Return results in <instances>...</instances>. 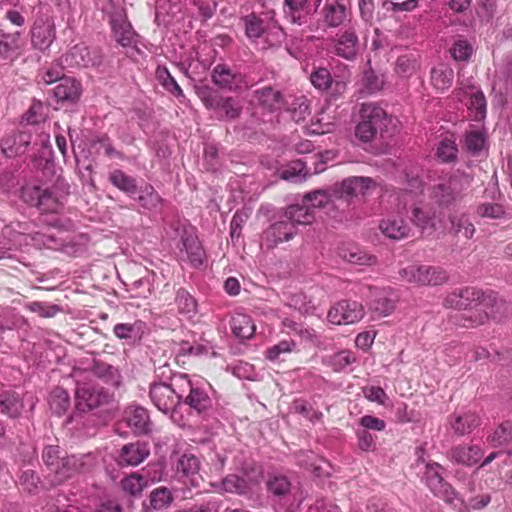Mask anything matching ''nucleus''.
Instances as JSON below:
<instances>
[{
  "label": "nucleus",
  "mask_w": 512,
  "mask_h": 512,
  "mask_svg": "<svg viewBox=\"0 0 512 512\" xmlns=\"http://www.w3.org/2000/svg\"><path fill=\"white\" fill-rule=\"evenodd\" d=\"M399 275L402 280L408 283L415 284L417 286H425L423 265H409L402 268L399 271Z\"/></svg>",
  "instance_id": "nucleus-53"
},
{
  "label": "nucleus",
  "mask_w": 512,
  "mask_h": 512,
  "mask_svg": "<svg viewBox=\"0 0 512 512\" xmlns=\"http://www.w3.org/2000/svg\"><path fill=\"white\" fill-rule=\"evenodd\" d=\"M181 250H184L193 266H200L205 259V251L198 240L194 228L184 229L181 235Z\"/></svg>",
  "instance_id": "nucleus-20"
},
{
  "label": "nucleus",
  "mask_w": 512,
  "mask_h": 512,
  "mask_svg": "<svg viewBox=\"0 0 512 512\" xmlns=\"http://www.w3.org/2000/svg\"><path fill=\"white\" fill-rule=\"evenodd\" d=\"M355 354L350 350H342L329 357L328 364L335 372H341L346 367L355 363Z\"/></svg>",
  "instance_id": "nucleus-49"
},
{
  "label": "nucleus",
  "mask_w": 512,
  "mask_h": 512,
  "mask_svg": "<svg viewBox=\"0 0 512 512\" xmlns=\"http://www.w3.org/2000/svg\"><path fill=\"white\" fill-rule=\"evenodd\" d=\"M311 84L319 91H327L334 83L332 75L327 68H317L310 75Z\"/></svg>",
  "instance_id": "nucleus-51"
},
{
  "label": "nucleus",
  "mask_w": 512,
  "mask_h": 512,
  "mask_svg": "<svg viewBox=\"0 0 512 512\" xmlns=\"http://www.w3.org/2000/svg\"><path fill=\"white\" fill-rule=\"evenodd\" d=\"M110 24L113 35L120 45L130 47L136 44V33L123 10H117L111 15Z\"/></svg>",
  "instance_id": "nucleus-14"
},
{
  "label": "nucleus",
  "mask_w": 512,
  "mask_h": 512,
  "mask_svg": "<svg viewBox=\"0 0 512 512\" xmlns=\"http://www.w3.org/2000/svg\"><path fill=\"white\" fill-rule=\"evenodd\" d=\"M24 230H27V227L20 222L11 223L3 228L2 238H0V260L11 258V251L22 249L27 244L28 236L25 235Z\"/></svg>",
  "instance_id": "nucleus-9"
},
{
  "label": "nucleus",
  "mask_w": 512,
  "mask_h": 512,
  "mask_svg": "<svg viewBox=\"0 0 512 512\" xmlns=\"http://www.w3.org/2000/svg\"><path fill=\"white\" fill-rule=\"evenodd\" d=\"M110 400L111 395L104 388L92 383L78 384L75 391L76 408L82 412L101 407L108 404Z\"/></svg>",
  "instance_id": "nucleus-4"
},
{
  "label": "nucleus",
  "mask_w": 512,
  "mask_h": 512,
  "mask_svg": "<svg viewBox=\"0 0 512 512\" xmlns=\"http://www.w3.org/2000/svg\"><path fill=\"white\" fill-rule=\"evenodd\" d=\"M486 137L480 130L470 131L466 135L465 145L472 154H478L485 147Z\"/></svg>",
  "instance_id": "nucleus-62"
},
{
  "label": "nucleus",
  "mask_w": 512,
  "mask_h": 512,
  "mask_svg": "<svg viewBox=\"0 0 512 512\" xmlns=\"http://www.w3.org/2000/svg\"><path fill=\"white\" fill-rule=\"evenodd\" d=\"M284 217L296 225H309L314 220V211L304 201L302 204L290 205L286 208Z\"/></svg>",
  "instance_id": "nucleus-33"
},
{
  "label": "nucleus",
  "mask_w": 512,
  "mask_h": 512,
  "mask_svg": "<svg viewBox=\"0 0 512 512\" xmlns=\"http://www.w3.org/2000/svg\"><path fill=\"white\" fill-rule=\"evenodd\" d=\"M80 83L73 78H64L54 88V95L59 101H74L79 98Z\"/></svg>",
  "instance_id": "nucleus-38"
},
{
  "label": "nucleus",
  "mask_w": 512,
  "mask_h": 512,
  "mask_svg": "<svg viewBox=\"0 0 512 512\" xmlns=\"http://www.w3.org/2000/svg\"><path fill=\"white\" fill-rule=\"evenodd\" d=\"M360 118L355 128V136L361 142L369 143L378 137H385L391 118L382 107L375 103H363Z\"/></svg>",
  "instance_id": "nucleus-2"
},
{
  "label": "nucleus",
  "mask_w": 512,
  "mask_h": 512,
  "mask_svg": "<svg viewBox=\"0 0 512 512\" xmlns=\"http://www.w3.org/2000/svg\"><path fill=\"white\" fill-rule=\"evenodd\" d=\"M457 146L454 137L451 135L442 139L437 147V156L443 162H452L457 157Z\"/></svg>",
  "instance_id": "nucleus-50"
},
{
  "label": "nucleus",
  "mask_w": 512,
  "mask_h": 512,
  "mask_svg": "<svg viewBox=\"0 0 512 512\" xmlns=\"http://www.w3.org/2000/svg\"><path fill=\"white\" fill-rule=\"evenodd\" d=\"M297 230L291 221L280 220L270 225L263 233L262 242L268 249H272L279 243L292 239Z\"/></svg>",
  "instance_id": "nucleus-16"
},
{
  "label": "nucleus",
  "mask_w": 512,
  "mask_h": 512,
  "mask_svg": "<svg viewBox=\"0 0 512 512\" xmlns=\"http://www.w3.org/2000/svg\"><path fill=\"white\" fill-rule=\"evenodd\" d=\"M369 310L372 312L374 317H385L391 314L395 309V300L390 297L388 290L384 288H372L369 289Z\"/></svg>",
  "instance_id": "nucleus-18"
},
{
  "label": "nucleus",
  "mask_w": 512,
  "mask_h": 512,
  "mask_svg": "<svg viewBox=\"0 0 512 512\" xmlns=\"http://www.w3.org/2000/svg\"><path fill=\"white\" fill-rule=\"evenodd\" d=\"M454 79V71L448 65L441 63L431 71V84L439 91L447 90L451 87Z\"/></svg>",
  "instance_id": "nucleus-36"
},
{
  "label": "nucleus",
  "mask_w": 512,
  "mask_h": 512,
  "mask_svg": "<svg viewBox=\"0 0 512 512\" xmlns=\"http://www.w3.org/2000/svg\"><path fill=\"white\" fill-rule=\"evenodd\" d=\"M378 227L386 238L395 241L408 238L412 232L410 225L400 214L387 215L380 220Z\"/></svg>",
  "instance_id": "nucleus-15"
},
{
  "label": "nucleus",
  "mask_w": 512,
  "mask_h": 512,
  "mask_svg": "<svg viewBox=\"0 0 512 512\" xmlns=\"http://www.w3.org/2000/svg\"><path fill=\"white\" fill-rule=\"evenodd\" d=\"M23 199L30 205L37 206L43 210H54L56 208V199L52 193L38 186H27L22 191Z\"/></svg>",
  "instance_id": "nucleus-23"
},
{
  "label": "nucleus",
  "mask_w": 512,
  "mask_h": 512,
  "mask_svg": "<svg viewBox=\"0 0 512 512\" xmlns=\"http://www.w3.org/2000/svg\"><path fill=\"white\" fill-rule=\"evenodd\" d=\"M200 471V460L197 456L185 453L179 457L176 463V472L183 478L193 480Z\"/></svg>",
  "instance_id": "nucleus-40"
},
{
  "label": "nucleus",
  "mask_w": 512,
  "mask_h": 512,
  "mask_svg": "<svg viewBox=\"0 0 512 512\" xmlns=\"http://www.w3.org/2000/svg\"><path fill=\"white\" fill-rule=\"evenodd\" d=\"M221 490L229 493L243 494L247 490V483L237 475H228L219 484Z\"/></svg>",
  "instance_id": "nucleus-60"
},
{
  "label": "nucleus",
  "mask_w": 512,
  "mask_h": 512,
  "mask_svg": "<svg viewBox=\"0 0 512 512\" xmlns=\"http://www.w3.org/2000/svg\"><path fill=\"white\" fill-rule=\"evenodd\" d=\"M358 51V37L352 30L341 34L335 42V53L347 60H352Z\"/></svg>",
  "instance_id": "nucleus-32"
},
{
  "label": "nucleus",
  "mask_w": 512,
  "mask_h": 512,
  "mask_svg": "<svg viewBox=\"0 0 512 512\" xmlns=\"http://www.w3.org/2000/svg\"><path fill=\"white\" fill-rule=\"evenodd\" d=\"M450 222V233L455 237H464L465 239H471L475 234L474 224L470 221L468 215L462 214H450L448 216Z\"/></svg>",
  "instance_id": "nucleus-34"
},
{
  "label": "nucleus",
  "mask_w": 512,
  "mask_h": 512,
  "mask_svg": "<svg viewBox=\"0 0 512 512\" xmlns=\"http://www.w3.org/2000/svg\"><path fill=\"white\" fill-rule=\"evenodd\" d=\"M377 187V183L371 177L352 176L335 185V195L342 197L365 196Z\"/></svg>",
  "instance_id": "nucleus-12"
},
{
  "label": "nucleus",
  "mask_w": 512,
  "mask_h": 512,
  "mask_svg": "<svg viewBox=\"0 0 512 512\" xmlns=\"http://www.w3.org/2000/svg\"><path fill=\"white\" fill-rule=\"evenodd\" d=\"M469 185L470 179L468 176L454 174L436 184L432 189L431 197L438 206L448 207L462 198L463 192Z\"/></svg>",
  "instance_id": "nucleus-3"
},
{
  "label": "nucleus",
  "mask_w": 512,
  "mask_h": 512,
  "mask_svg": "<svg viewBox=\"0 0 512 512\" xmlns=\"http://www.w3.org/2000/svg\"><path fill=\"white\" fill-rule=\"evenodd\" d=\"M321 0H285V14L292 23L302 24L319 7Z\"/></svg>",
  "instance_id": "nucleus-21"
},
{
  "label": "nucleus",
  "mask_w": 512,
  "mask_h": 512,
  "mask_svg": "<svg viewBox=\"0 0 512 512\" xmlns=\"http://www.w3.org/2000/svg\"><path fill=\"white\" fill-rule=\"evenodd\" d=\"M455 98L465 102L470 116L475 121H482L486 117L487 103L483 92L472 84H466L454 91Z\"/></svg>",
  "instance_id": "nucleus-5"
},
{
  "label": "nucleus",
  "mask_w": 512,
  "mask_h": 512,
  "mask_svg": "<svg viewBox=\"0 0 512 512\" xmlns=\"http://www.w3.org/2000/svg\"><path fill=\"white\" fill-rule=\"evenodd\" d=\"M137 201L141 207L147 210H156L162 204L161 196L152 186H146L145 188L141 189Z\"/></svg>",
  "instance_id": "nucleus-48"
},
{
  "label": "nucleus",
  "mask_w": 512,
  "mask_h": 512,
  "mask_svg": "<svg viewBox=\"0 0 512 512\" xmlns=\"http://www.w3.org/2000/svg\"><path fill=\"white\" fill-rule=\"evenodd\" d=\"M94 465V457L91 454H82L79 456L65 455L57 468L55 475L58 482L65 481L74 475L87 471Z\"/></svg>",
  "instance_id": "nucleus-13"
},
{
  "label": "nucleus",
  "mask_w": 512,
  "mask_h": 512,
  "mask_svg": "<svg viewBox=\"0 0 512 512\" xmlns=\"http://www.w3.org/2000/svg\"><path fill=\"white\" fill-rule=\"evenodd\" d=\"M173 500L171 491L166 487L153 490L150 494V504L154 509H163Z\"/></svg>",
  "instance_id": "nucleus-61"
},
{
  "label": "nucleus",
  "mask_w": 512,
  "mask_h": 512,
  "mask_svg": "<svg viewBox=\"0 0 512 512\" xmlns=\"http://www.w3.org/2000/svg\"><path fill=\"white\" fill-rule=\"evenodd\" d=\"M449 423L454 433L463 436L471 433L480 425V418L476 413L466 411L451 415Z\"/></svg>",
  "instance_id": "nucleus-26"
},
{
  "label": "nucleus",
  "mask_w": 512,
  "mask_h": 512,
  "mask_svg": "<svg viewBox=\"0 0 512 512\" xmlns=\"http://www.w3.org/2000/svg\"><path fill=\"white\" fill-rule=\"evenodd\" d=\"M156 77L159 83L170 93L178 98L184 97L181 87L178 85L174 77L171 76L168 69L164 66H158L156 69Z\"/></svg>",
  "instance_id": "nucleus-46"
},
{
  "label": "nucleus",
  "mask_w": 512,
  "mask_h": 512,
  "mask_svg": "<svg viewBox=\"0 0 512 512\" xmlns=\"http://www.w3.org/2000/svg\"><path fill=\"white\" fill-rule=\"evenodd\" d=\"M126 419L135 434L143 435L151 430L148 412L142 407H130L126 411Z\"/></svg>",
  "instance_id": "nucleus-29"
},
{
  "label": "nucleus",
  "mask_w": 512,
  "mask_h": 512,
  "mask_svg": "<svg viewBox=\"0 0 512 512\" xmlns=\"http://www.w3.org/2000/svg\"><path fill=\"white\" fill-rule=\"evenodd\" d=\"M347 11L343 3L338 0L327 1L324 8L325 22L331 27L341 25L346 19Z\"/></svg>",
  "instance_id": "nucleus-41"
},
{
  "label": "nucleus",
  "mask_w": 512,
  "mask_h": 512,
  "mask_svg": "<svg viewBox=\"0 0 512 512\" xmlns=\"http://www.w3.org/2000/svg\"><path fill=\"white\" fill-rule=\"evenodd\" d=\"M174 303L178 313L187 318H192L197 313L198 305L196 299L184 288H179L176 291Z\"/></svg>",
  "instance_id": "nucleus-37"
},
{
  "label": "nucleus",
  "mask_w": 512,
  "mask_h": 512,
  "mask_svg": "<svg viewBox=\"0 0 512 512\" xmlns=\"http://www.w3.org/2000/svg\"><path fill=\"white\" fill-rule=\"evenodd\" d=\"M150 454L146 443L135 442L124 445L118 456V464L121 466H137Z\"/></svg>",
  "instance_id": "nucleus-22"
},
{
  "label": "nucleus",
  "mask_w": 512,
  "mask_h": 512,
  "mask_svg": "<svg viewBox=\"0 0 512 512\" xmlns=\"http://www.w3.org/2000/svg\"><path fill=\"white\" fill-rule=\"evenodd\" d=\"M312 40L313 37H307L304 39L303 37L292 36L287 46V51L291 56L299 59L306 53L307 46Z\"/></svg>",
  "instance_id": "nucleus-64"
},
{
  "label": "nucleus",
  "mask_w": 512,
  "mask_h": 512,
  "mask_svg": "<svg viewBox=\"0 0 512 512\" xmlns=\"http://www.w3.org/2000/svg\"><path fill=\"white\" fill-rule=\"evenodd\" d=\"M365 315L361 303L350 300H342L333 305L327 314V319L335 325L354 324L359 322Z\"/></svg>",
  "instance_id": "nucleus-6"
},
{
  "label": "nucleus",
  "mask_w": 512,
  "mask_h": 512,
  "mask_svg": "<svg viewBox=\"0 0 512 512\" xmlns=\"http://www.w3.org/2000/svg\"><path fill=\"white\" fill-rule=\"evenodd\" d=\"M493 446H502L508 444L512 440V423H502L494 433L489 437Z\"/></svg>",
  "instance_id": "nucleus-58"
},
{
  "label": "nucleus",
  "mask_w": 512,
  "mask_h": 512,
  "mask_svg": "<svg viewBox=\"0 0 512 512\" xmlns=\"http://www.w3.org/2000/svg\"><path fill=\"white\" fill-rule=\"evenodd\" d=\"M410 220L422 232L434 231L436 228V213L428 204L414 203L410 208Z\"/></svg>",
  "instance_id": "nucleus-19"
},
{
  "label": "nucleus",
  "mask_w": 512,
  "mask_h": 512,
  "mask_svg": "<svg viewBox=\"0 0 512 512\" xmlns=\"http://www.w3.org/2000/svg\"><path fill=\"white\" fill-rule=\"evenodd\" d=\"M338 255L343 260L359 266H372L377 263V258L374 255L368 254L357 246L341 247Z\"/></svg>",
  "instance_id": "nucleus-31"
},
{
  "label": "nucleus",
  "mask_w": 512,
  "mask_h": 512,
  "mask_svg": "<svg viewBox=\"0 0 512 512\" xmlns=\"http://www.w3.org/2000/svg\"><path fill=\"white\" fill-rule=\"evenodd\" d=\"M32 44L39 50L47 49L55 38L54 25L49 20H40L32 28Z\"/></svg>",
  "instance_id": "nucleus-24"
},
{
  "label": "nucleus",
  "mask_w": 512,
  "mask_h": 512,
  "mask_svg": "<svg viewBox=\"0 0 512 512\" xmlns=\"http://www.w3.org/2000/svg\"><path fill=\"white\" fill-rule=\"evenodd\" d=\"M31 143V135L26 132H16L8 135L2 140V152L7 157H15L23 154Z\"/></svg>",
  "instance_id": "nucleus-27"
},
{
  "label": "nucleus",
  "mask_w": 512,
  "mask_h": 512,
  "mask_svg": "<svg viewBox=\"0 0 512 512\" xmlns=\"http://www.w3.org/2000/svg\"><path fill=\"white\" fill-rule=\"evenodd\" d=\"M101 61L102 55L98 49H91L83 44L75 45L61 57V63L70 68L96 66Z\"/></svg>",
  "instance_id": "nucleus-10"
},
{
  "label": "nucleus",
  "mask_w": 512,
  "mask_h": 512,
  "mask_svg": "<svg viewBox=\"0 0 512 512\" xmlns=\"http://www.w3.org/2000/svg\"><path fill=\"white\" fill-rule=\"evenodd\" d=\"M230 326L233 334L239 339H249L255 333V325L251 318L243 313L232 316Z\"/></svg>",
  "instance_id": "nucleus-35"
},
{
  "label": "nucleus",
  "mask_w": 512,
  "mask_h": 512,
  "mask_svg": "<svg viewBox=\"0 0 512 512\" xmlns=\"http://www.w3.org/2000/svg\"><path fill=\"white\" fill-rule=\"evenodd\" d=\"M48 404L54 414L64 415L71 405L69 393L61 387L54 388L49 394Z\"/></svg>",
  "instance_id": "nucleus-39"
},
{
  "label": "nucleus",
  "mask_w": 512,
  "mask_h": 512,
  "mask_svg": "<svg viewBox=\"0 0 512 512\" xmlns=\"http://www.w3.org/2000/svg\"><path fill=\"white\" fill-rule=\"evenodd\" d=\"M303 200L307 205L311 204L310 207L314 210L326 207L333 201V196L327 190L319 189L305 194Z\"/></svg>",
  "instance_id": "nucleus-55"
},
{
  "label": "nucleus",
  "mask_w": 512,
  "mask_h": 512,
  "mask_svg": "<svg viewBox=\"0 0 512 512\" xmlns=\"http://www.w3.org/2000/svg\"><path fill=\"white\" fill-rule=\"evenodd\" d=\"M174 385L182 387L184 393L189 390L185 402L197 412H202L211 406V399L208 394L200 388H195L186 375H179L174 378Z\"/></svg>",
  "instance_id": "nucleus-17"
},
{
  "label": "nucleus",
  "mask_w": 512,
  "mask_h": 512,
  "mask_svg": "<svg viewBox=\"0 0 512 512\" xmlns=\"http://www.w3.org/2000/svg\"><path fill=\"white\" fill-rule=\"evenodd\" d=\"M245 32L250 39H257L262 37L268 26H265L263 21L254 14L248 15L244 18Z\"/></svg>",
  "instance_id": "nucleus-56"
},
{
  "label": "nucleus",
  "mask_w": 512,
  "mask_h": 512,
  "mask_svg": "<svg viewBox=\"0 0 512 512\" xmlns=\"http://www.w3.org/2000/svg\"><path fill=\"white\" fill-rule=\"evenodd\" d=\"M418 68L419 61L413 53L399 56L395 63V72L403 78L411 77L417 72Z\"/></svg>",
  "instance_id": "nucleus-42"
},
{
  "label": "nucleus",
  "mask_w": 512,
  "mask_h": 512,
  "mask_svg": "<svg viewBox=\"0 0 512 512\" xmlns=\"http://www.w3.org/2000/svg\"><path fill=\"white\" fill-rule=\"evenodd\" d=\"M235 75L229 67L223 64H218L213 69L212 80L221 88H231L234 83Z\"/></svg>",
  "instance_id": "nucleus-54"
},
{
  "label": "nucleus",
  "mask_w": 512,
  "mask_h": 512,
  "mask_svg": "<svg viewBox=\"0 0 512 512\" xmlns=\"http://www.w3.org/2000/svg\"><path fill=\"white\" fill-rule=\"evenodd\" d=\"M178 390L166 383H154L150 387V398L155 407L163 413L170 412L182 399L184 389L177 387Z\"/></svg>",
  "instance_id": "nucleus-8"
},
{
  "label": "nucleus",
  "mask_w": 512,
  "mask_h": 512,
  "mask_svg": "<svg viewBox=\"0 0 512 512\" xmlns=\"http://www.w3.org/2000/svg\"><path fill=\"white\" fill-rule=\"evenodd\" d=\"M482 456L483 451L477 445H458L449 452V457L453 462L465 466L478 463Z\"/></svg>",
  "instance_id": "nucleus-25"
},
{
  "label": "nucleus",
  "mask_w": 512,
  "mask_h": 512,
  "mask_svg": "<svg viewBox=\"0 0 512 512\" xmlns=\"http://www.w3.org/2000/svg\"><path fill=\"white\" fill-rule=\"evenodd\" d=\"M64 456L63 451H61L60 447L56 445L46 446L42 453V459L45 465L54 473L57 468L60 467Z\"/></svg>",
  "instance_id": "nucleus-52"
},
{
  "label": "nucleus",
  "mask_w": 512,
  "mask_h": 512,
  "mask_svg": "<svg viewBox=\"0 0 512 512\" xmlns=\"http://www.w3.org/2000/svg\"><path fill=\"white\" fill-rule=\"evenodd\" d=\"M199 96L207 108L222 112L226 119H235L242 111L240 102L235 98L218 97L206 88L199 91Z\"/></svg>",
  "instance_id": "nucleus-11"
},
{
  "label": "nucleus",
  "mask_w": 512,
  "mask_h": 512,
  "mask_svg": "<svg viewBox=\"0 0 512 512\" xmlns=\"http://www.w3.org/2000/svg\"><path fill=\"white\" fill-rule=\"evenodd\" d=\"M256 102L268 111H276L284 106V98L280 91L272 87H264L254 92Z\"/></svg>",
  "instance_id": "nucleus-28"
},
{
  "label": "nucleus",
  "mask_w": 512,
  "mask_h": 512,
  "mask_svg": "<svg viewBox=\"0 0 512 512\" xmlns=\"http://www.w3.org/2000/svg\"><path fill=\"white\" fill-rule=\"evenodd\" d=\"M289 306L302 314H310L315 310L312 301L303 293H295L289 298Z\"/></svg>",
  "instance_id": "nucleus-63"
},
{
  "label": "nucleus",
  "mask_w": 512,
  "mask_h": 512,
  "mask_svg": "<svg viewBox=\"0 0 512 512\" xmlns=\"http://www.w3.org/2000/svg\"><path fill=\"white\" fill-rule=\"evenodd\" d=\"M280 177L283 180L293 183L302 182L306 179L307 171L301 160L292 161L280 170Z\"/></svg>",
  "instance_id": "nucleus-44"
},
{
  "label": "nucleus",
  "mask_w": 512,
  "mask_h": 512,
  "mask_svg": "<svg viewBox=\"0 0 512 512\" xmlns=\"http://www.w3.org/2000/svg\"><path fill=\"white\" fill-rule=\"evenodd\" d=\"M110 182L119 190L132 195L136 192V180L126 175L122 170H114L109 174Z\"/></svg>",
  "instance_id": "nucleus-45"
},
{
  "label": "nucleus",
  "mask_w": 512,
  "mask_h": 512,
  "mask_svg": "<svg viewBox=\"0 0 512 512\" xmlns=\"http://www.w3.org/2000/svg\"><path fill=\"white\" fill-rule=\"evenodd\" d=\"M19 33L4 34L0 38V57L4 60H14L18 56Z\"/></svg>",
  "instance_id": "nucleus-43"
},
{
  "label": "nucleus",
  "mask_w": 512,
  "mask_h": 512,
  "mask_svg": "<svg viewBox=\"0 0 512 512\" xmlns=\"http://www.w3.org/2000/svg\"><path fill=\"white\" fill-rule=\"evenodd\" d=\"M385 80L382 74L372 70L366 71L363 76V88L368 94L376 93L384 87Z\"/></svg>",
  "instance_id": "nucleus-59"
},
{
  "label": "nucleus",
  "mask_w": 512,
  "mask_h": 512,
  "mask_svg": "<svg viewBox=\"0 0 512 512\" xmlns=\"http://www.w3.org/2000/svg\"><path fill=\"white\" fill-rule=\"evenodd\" d=\"M149 480L145 479L138 473H132L121 481V487L126 493L136 496L140 495L145 487H147Z\"/></svg>",
  "instance_id": "nucleus-47"
},
{
  "label": "nucleus",
  "mask_w": 512,
  "mask_h": 512,
  "mask_svg": "<svg viewBox=\"0 0 512 512\" xmlns=\"http://www.w3.org/2000/svg\"><path fill=\"white\" fill-rule=\"evenodd\" d=\"M425 286L428 285H441L448 280V275L445 270L439 267L423 265Z\"/></svg>",
  "instance_id": "nucleus-57"
},
{
  "label": "nucleus",
  "mask_w": 512,
  "mask_h": 512,
  "mask_svg": "<svg viewBox=\"0 0 512 512\" xmlns=\"http://www.w3.org/2000/svg\"><path fill=\"white\" fill-rule=\"evenodd\" d=\"M24 408L23 397L15 391L0 393V411L9 418H18Z\"/></svg>",
  "instance_id": "nucleus-30"
},
{
  "label": "nucleus",
  "mask_w": 512,
  "mask_h": 512,
  "mask_svg": "<svg viewBox=\"0 0 512 512\" xmlns=\"http://www.w3.org/2000/svg\"><path fill=\"white\" fill-rule=\"evenodd\" d=\"M442 470V466L438 463H427L425 472L426 483L436 496L453 504L455 500H458L457 493L450 484L444 481L441 474Z\"/></svg>",
  "instance_id": "nucleus-7"
},
{
  "label": "nucleus",
  "mask_w": 512,
  "mask_h": 512,
  "mask_svg": "<svg viewBox=\"0 0 512 512\" xmlns=\"http://www.w3.org/2000/svg\"><path fill=\"white\" fill-rule=\"evenodd\" d=\"M498 301L492 293L485 294L475 287H467L459 292L449 294L444 300V306L467 311L463 314V326L483 324L489 317L495 318V307Z\"/></svg>",
  "instance_id": "nucleus-1"
}]
</instances>
